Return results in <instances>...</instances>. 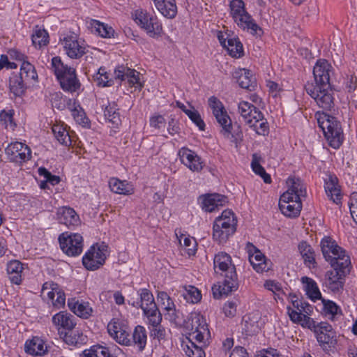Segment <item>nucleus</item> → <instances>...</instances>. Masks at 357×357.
I'll use <instances>...</instances> for the list:
<instances>
[{"label":"nucleus","mask_w":357,"mask_h":357,"mask_svg":"<svg viewBox=\"0 0 357 357\" xmlns=\"http://www.w3.org/2000/svg\"><path fill=\"white\" fill-rule=\"evenodd\" d=\"M183 112L188 116L190 120L198 126L200 130H204L205 123L197 110L183 109Z\"/></svg>","instance_id":"obj_53"},{"label":"nucleus","mask_w":357,"mask_h":357,"mask_svg":"<svg viewBox=\"0 0 357 357\" xmlns=\"http://www.w3.org/2000/svg\"><path fill=\"white\" fill-rule=\"evenodd\" d=\"M83 357H114L109 348L101 346L95 345L90 350H85L83 352Z\"/></svg>","instance_id":"obj_46"},{"label":"nucleus","mask_w":357,"mask_h":357,"mask_svg":"<svg viewBox=\"0 0 357 357\" xmlns=\"http://www.w3.org/2000/svg\"><path fill=\"white\" fill-rule=\"evenodd\" d=\"M31 38L33 45L38 47V48L47 45L49 43L48 33L44 29L38 27V26L35 27Z\"/></svg>","instance_id":"obj_43"},{"label":"nucleus","mask_w":357,"mask_h":357,"mask_svg":"<svg viewBox=\"0 0 357 357\" xmlns=\"http://www.w3.org/2000/svg\"><path fill=\"white\" fill-rule=\"evenodd\" d=\"M107 331L119 344L126 346L132 344L129 327L119 319H112L107 325Z\"/></svg>","instance_id":"obj_12"},{"label":"nucleus","mask_w":357,"mask_h":357,"mask_svg":"<svg viewBox=\"0 0 357 357\" xmlns=\"http://www.w3.org/2000/svg\"><path fill=\"white\" fill-rule=\"evenodd\" d=\"M61 249L68 256L75 257L80 255L83 249V238L79 234L60 235L59 238Z\"/></svg>","instance_id":"obj_11"},{"label":"nucleus","mask_w":357,"mask_h":357,"mask_svg":"<svg viewBox=\"0 0 357 357\" xmlns=\"http://www.w3.org/2000/svg\"><path fill=\"white\" fill-rule=\"evenodd\" d=\"M298 250L305 264L309 268L316 267L315 254L312 247L305 241H302L298 245Z\"/></svg>","instance_id":"obj_35"},{"label":"nucleus","mask_w":357,"mask_h":357,"mask_svg":"<svg viewBox=\"0 0 357 357\" xmlns=\"http://www.w3.org/2000/svg\"><path fill=\"white\" fill-rule=\"evenodd\" d=\"M114 74L116 79L121 81L127 79L128 82L132 86L137 84L139 85V86H142L139 83V73L134 69L129 68L124 66H119L115 69Z\"/></svg>","instance_id":"obj_25"},{"label":"nucleus","mask_w":357,"mask_h":357,"mask_svg":"<svg viewBox=\"0 0 357 357\" xmlns=\"http://www.w3.org/2000/svg\"><path fill=\"white\" fill-rule=\"evenodd\" d=\"M318 123L329 145L334 149L339 148L344 139L340 121L335 117L326 114L324 118L318 119Z\"/></svg>","instance_id":"obj_6"},{"label":"nucleus","mask_w":357,"mask_h":357,"mask_svg":"<svg viewBox=\"0 0 357 357\" xmlns=\"http://www.w3.org/2000/svg\"><path fill=\"white\" fill-rule=\"evenodd\" d=\"M305 91L316 102L317 105L326 111H331L335 106L334 89L331 85L328 88L323 86H314L307 83L305 86Z\"/></svg>","instance_id":"obj_7"},{"label":"nucleus","mask_w":357,"mask_h":357,"mask_svg":"<svg viewBox=\"0 0 357 357\" xmlns=\"http://www.w3.org/2000/svg\"><path fill=\"white\" fill-rule=\"evenodd\" d=\"M60 337L69 345H77L83 344L86 337L78 330L70 329L68 331H59Z\"/></svg>","instance_id":"obj_33"},{"label":"nucleus","mask_w":357,"mask_h":357,"mask_svg":"<svg viewBox=\"0 0 357 357\" xmlns=\"http://www.w3.org/2000/svg\"><path fill=\"white\" fill-rule=\"evenodd\" d=\"M200 199H202V208L207 212H213L227 202V197L220 194L207 195L200 197Z\"/></svg>","instance_id":"obj_23"},{"label":"nucleus","mask_w":357,"mask_h":357,"mask_svg":"<svg viewBox=\"0 0 357 357\" xmlns=\"http://www.w3.org/2000/svg\"><path fill=\"white\" fill-rule=\"evenodd\" d=\"M301 282L304 284V289L306 294L311 300L315 301L321 298V292L314 280L305 276L301 278Z\"/></svg>","instance_id":"obj_37"},{"label":"nucleus","mask_w":357,"mask_h":357,"mask_svg":"<svg viewBox=\"0 0 357 357\" xmlns=\"http://www.w3.org/2000/svg\"><path fill=\"white\" fill-rule=\"evenodd\" d=\"M71 113L74 119L79 124L85 126L88 123V119L86 117L85 113L81 107L78 109L76 107H74V108L71 109Z\"/></svg>","instance_id":"obj_57"},{"label":"nucleus","mask_w":357,"mask_h":357,"mask_svg":"<svg viewBox=\"0 0 357 357\" xmlns=\"http://www.w3.org/2000/svg\"><path fill=\"white\" fill-rule=\"evenodd\" d=\"M135 20L151 37L161 36L162 26L156 17L146 12L140 11L136 13Z\"/></svg>","instance_id":"obj_10"},{"label":"nucleus","mask_w":357,"mask_h":357,"mask_svg":"<svg viewBox=\"0 0 357 357\" xmlns=\"http://www.w3.org/2000/svg\"><path fill=\"white\" fill-rule=\"evenodd\" d=\"M260 158L257 154H253L251 166L254 172L259 175L266 183L271 182V176L267 174L264 168L259 164Z\"/></svg>","instance_id":"obj_48"},{"label":"nucleus","mask_w":357,"mask_h":357,"mask_svg":"<svg viewBox=\"0 0 357 357\" xmlns=\"http://www.w3.org/2000/svg\"><path fill=\"white\" fill-rule=\"evenodd\" d=\"M94 24L96 26V31L102 37L110 38L114 35V29L111 26H109L107 24L101 23L98 21H95Z\"/></svg>","instance_id":"obj_55"},{"label":"nucleus","mask_w":357,"mask_h":357,"mask_svg":"<svg viewBox=\"0 0 357 357\" xmlns=\"http://www.w3.org/2000/svg\"><path fill=\"white\" fill-rule=\"evenodd\" d=\"M59 289V286L56 283L54 282H45L43 285L42 293L47 294V297L50 300L54 301V297Z\"/></svg>","instance_id":"obj_54"},{"label":"nucleus","mask_w":357,"mask_h":357,"mask_svg":"<svg viewBox=\"0 0 357 357\" xmlns=\"http://www.w3.org/2000/svg\"><path fill=\"white\" fill-rule=\"evenodd\" d=\"M325 190L330 199L336 204L341 203V193L337 178L333 174H328L325 179Z\"/></svg>","instance_id":"obj_22"},{"label":"nucleus","mask_w":357,"mask_h":357,"mask_svg":"<svg viewBox=\"0 0 357 357\" xmlns=\"http://www.w3.org/2000/svg\"><path fill=\"white\" fill-rule=\"evenodd\" d=\"M118 110L117 105L115 102H112L108 104L104 112L105 119L114 128H117L121 122Z\"/></svg>","instance_id":"obj_38"},{"label":"nucleus","mask_w":357,"mask_h":357,"mask_svg":"<svg viewBox=\"0 0 357 357\" xmlns=\"http://www.w3.org/2000/svg\"><path fill=\"white\" fill-rule=\"evenodd\" d=\"M151 336L158 341L165 340L167 331L161 324L157 325V326H152Z\"/></svg>","instance_id":"obj_58"},{"label":"nucleus","mask_w":357,"mask_h":357,"mask_svg":"<svg viewBox=\"0 0 357 357\" xmlns=\"http://www.w3.org/2000/svg\"><path fill=\"white\" fill-rule=\"evenodd\" d=\"M9 87L10 92L15 96H22L26 89V83L22 79V77L16 73H13L10 77Z\"/></svg>","instance_id":"obj_36"},{"label":"nucleus","mask_w":357,"mask_h":357,"mask_svg":"<svg viewBox=\"0 0 357 357\" xmlns=\"http://www.w3.org/2000/svg\"><path fill=\"white\" fill-rule=\"evenodd\" d=\"M321 249L324 257L329 262L331 267L343 266L345 268L343 272L348 271V265H351V260L346 252L340 247L332 238L325 236L321 241Z\"/></svg>","instance_id":"obj_3"},{"label":"nucleus","mask_w":357,"mask_h":357,"mask_svg":"<svg viewBox=\"0 0 357 357\" xmlns=\"http://www.w3.org/2000/svg\"><path fill=\"white\" fill-rule=\"evenodd\" d=\"M25 351L33 356H44L47 352L45 342L38 337L27 340L24 346Z\"/></svg>","instance_id":"obj_26"},{"label":"nucleus","mask_w":357,"mask_h":357,"mask_svg":"<svg viewBox=\"0 0 357 357\" xmlns=\"http://www.w3.org/2000/svg\"><path fill=\"white\" fill-rule=\"evenodd\" d=\"M93 77L98 86H110L113 84V81L109 79L108 74L104 68H100Z\"/></svg>","instance_id":"obj_51"},{"label":"nucleus","mask_w":357,"mask_h":357,"mask_svg":"<svg viewBox=\"0 0 357 357\" xmlns=\"http://www.w3.org/2000/svg\"><path fill=\"white\" fill-rule=\"evenodd\" d=\"M57 220L59 223L68 227L77 226L81 221L76 211L69 206H62L56 212Z\"/></svg>","instance_id":"obj_20"},{"label":"nucleus","mask_w":357,"mask_h":357,"mask_svg":"<svg viewBox=\"0 0 357 357\" xmlns=\"http://www.w3.org/2000/svg\"><path fill=\"white\" fill-rule=\"evenodd\" d=\"M230 10L233 20L240 28L253 36H260L263 34L262 29L246 11L242 0H232L230 3Z\"/></svg>","instance_id":"obj_4"},{"label":"nucleus","mask_w":357,"mask_h":357,"mask_svg":"<svg viewBox=\"0 0 357 357\" xmlns=\"http://www.w3.org/2000/svg\"><path fill=\"white\" fill-rule=\"evenodd\" d=\"M244 324L243 328L246 335H253L260 331L259 325V317L257 315H247L243 317Z\"/></svg>","instance_id":"obj_40"},{"label":"nucleus","mask_w":357,"mask_h":357,"mask_svg":"<svg viewBox=\"0 0 357 357\" xmlns=\"http://www.w3.org/2000/svg\"><path fill=\"white\" fill-rule=\"evenodd\" d=\"M213 268L216 274L225 278L222 285H214L212 287L215 298L218 299L223 296H228L238 288L236 267L229 255L225 252L216 254L213 259Z\"/></svg>","instance_id":"obj_1"},{"label":"nucleus","mask_w":357,"mask_h":357,"mask_svg":"<svg viewBox=\"0 0 357 357\" xmlns=\"http://www.w3.org/2000/svg\"><path fill=\"white\" fill-rule=\"evenodd\" d=\"M254 126H250L253 128L254 130L259 135L266 136L268 134L269 126L268 123L266 119L263 118V120H261L259 122H255L253 123Z\"/></svg>","instance_id":"obj_56"},{"label":"nucleus","mask_w":357,"mask_h":357,"mask_svg":"<svg viewBox=\"0 0 357 357\" xmlns=\"http://www.w3.org/2000/svg\"><path fill=\"white\" fill-rule=\"evenodd\" d=\"M184 288L186 291V294L184 296L186 299L190 300L191 303H196L201 300L202 295L197 288L190 285L188 287H184Z\"/></svg>","instance_id":"obj_52"},{"label":"nucleus","mask_w":357,"mask_h":357,"mask_svg":"<svg viewBox=\"0 0 357 357\" xmlns=\"http://www.w3.org/2000/svg\"><path fill=\"white\" fill-rule=\"evenodd\" d=\"M110 190L116 194L120 195H132L134 190L132 185L126 181H121L116 178H112L109 181Z\"/></svg>","instance_id":"obj_32"},{"label":"nucleus","mask_w":357,"mask_h":357,"mask_svg":"<svg viewBox=\"0 0 357 357\" xmlns=\"http://www.w3.org/2000/svg\"><path fill=\"white\" fill-rule=\"evenodd\" d=\"M194 339L199 343H205V340L208 339L209 331L206 324L199 323L195 327V331L190 334Z\"/></svg>","instance_id":"obj_49"},{"label":"nucleus","mask_w":357,"mask_h":357,"mask_svg":"<svg viewBox=\"0 0 357 357\" xmlns=\"http://www.w3.org/2000/svg\"><path fill=\"white\" fill-rule=\"evenodd\" d=\"M249 261L252 268L258 273L266 272L271 268V261L266 259L259 250L249 256Z\"/></svg>","instance_id":"obj_28"},{"label":"nucleus","mask_w":357,"mask_h":357,"mask_svg":"<svg viewBox=\"0 0 357 357\" xmlns=\"http://www.w3.org/2000/svg\"><path fill=\"white\" fill-rule=\"evenodd\" d=\"M287 183L289 189L285 192H289L290 197L296 199H301L302 197H305L306 190L301 179L289 178Z\"/></svg>","instance_id":"obj_30"},{"label":"nucleus","mask_w":357,"mask_h":357,"mask_svg":"<svg viewBox=\"0 0 357 357\" xmlns=\"http://www.w3.org/2000/svg\"><path fill=\"white\" fill-rule=\"evenodd\" d=\"M163 305L165 307V310L167 312L165 316L168 317L169 321L176 322L178 319V315L175 309L174 304L173 303V305H170L169 304L166 305L164 302Z\"/></svg>","instance_id":"obj_61"},{"label":"nucleus","mask_w":357,"mask_h":357,"mask_svg":"<svg viewBox=\"0 0 357 357\" xmlns=\"http://www.w3.org/2000/svg\"><path fill=\"white\" fill-rule=\"evenodd\" d=\"M52 130L55 138L60 144L65 146L71 144L70 136L63 125L55 124L52 126Z\"/></svg>","instance_id":"obj_42"},{"label":"nucleus","mask_w":357,"mask_h":357,"mask_svg":"<svg viewBox=\"0 0 357 357\" xmlns=\"http://www.w3.org/2000/svg\"><path fill=\"white\" fill-rule=\"evenodd\" d=\"M155 8L165 17L173 19L177 13L175 0H153Z\"/></svg>","instance_id":"obj_27"},{"label":"nucleus","mask_w":357,"mask_h":357,"mask_svg":"<svg viewBox=\"0 0 357 357\" xmlns=\"http://www.w3.org/2000/svg\"><path fill=\"white\" fill-rule=\"evenodd\" d=\"M238 113L243 122L249 126H254L255 122L263 120V114L252 104L247 101H241L238 105Z\"/></svg>","instance_id":"obj_15"},{"label":"nucleus","mask_w":357,"mask_h":357,"mask_svg":"<svg viewBox=\"0 0 357 357\" xmlns=\"http://www.w3.org/2000/svg\"><path fill=\"white\" fill-rule=\"evenodd\" d=\"M237 303L236 301H228L223 307L225 314L229 317H234L236 313Z\"/></svg>","instance_id":"obj_59"},{"label":"nucleus","mask_w":357,"mask_h":357,"mask_svg":"<svg viewBox=\"0 0 357 357\" xmlns=\"http://www.w3.org/2000/svg\"><path fill=\"white\" fill-rule=\"evenodd\" d=\"M181 162L192 172H200L203 169V162L195 152L183 147L178 151Z\"/></svg>","instance_id":"obj_19"},{"label":"nucleus","mask_w":357,"mask_h":357,"mask_svg":"<svg viewBox=\"0 0 357 357\" xmlns=\"http://www.w3.org/2000/svg\"><path fill=\"white\" fill-rule=\"evenodd\" d=\"M233 77L243 89L252 91L257 86L256 79L249 70L238 69L234 73Z\"/></svg>","instance_id":"obj_21"},{"label":"nucleus","mask_w":357,"mask_h":357,"mask_svg":"<svg viewBox=\"0 0 357 357\" xmlns=\"http://www.w3.org/2000/svg\"><path fill=\"white\" fill-rule=\"evenodd\" d=\"M146 331L144 327L137 326L132 333V344L137 345L140 351H142L146 344Z\"/></svg>","instance_id":"obj_41"},{"label":"nucleus","mask_w":357,"mask_h":357,"mask_svg":"<svg viewBox=\"0 0 357 357\" xmlns=\"http://www.w3.org/2000/svg\"><path fill=\"white\" fill-rule=\"evenodd\" d=\"M183 349L188 357H205V352L201 347L196 345L192 342L182 344Z\"/></svg>","instance_id":"obj_50"},{"label":"nucleus","mask_w":357,"mask_h":357,"mask_svg":"<svg viewBox=\"0 0 357 357\" xmlns=\"http://www.w3.org/2000/svg\"><path fill=\"white\" fill-rule=\"evenodd\" d=\"M208 102L218 123L222 128L224 135L228 136L231 132V121L222 103L215 96L209 98Z\"/></svg>","instance_id":"obj_9"},{"label":"nucleus","mask_w":357,"mask_h":357,"mask_svg":"<svg viewBox=\"0 0 357 357\" xmlns=\"http://www.w3.org/2000/svg\"><path fill=\"white\" fill-rule=\"evenodd\" d=\"M107 250L108 246L103 243L98 247L91 246L82 258L84 266L89 271L98 269L105 262Z\"/></svg>","instance_id":"obj_8"},{"label":"nucleus","mask_w":357,"mask_h":357,"mask_svg":"<svg viewBox=\"0 0 357 357\" xmlns=\"http://www.w3.org/2000/svg\"><path fill=\"white\" fill-rule=\"evenodd\" d=\"M165 119L162 115L153 116L150 119V126L157 129L165 127Z\"/></svg>","instance_id":"obj_62"},{"label":"nucleus","mask_w":357,"mask_h":357,"mask_svg":"<svg viewBox=\"0 0 357 357\" xmlns=\"http://www.w3.org/2000/svg\"><path fill=\"white\" fill-rule=\"evenodd\" d=\"M6 270L10 282L20 284L22 282V264L18 260H12L8 263Z\"/></svg>","instance_id":"obj_31"},{"label":"nucleus","mask_w":357,"mask_h":357,"mask_svg":"<svg viewBox=\"0 0 357 357\" xmlns=\"http://www.w3.org/2000/svg\"><path fill=\"white\" fill-rule=\"evenodd\" d=\"M301 320L302 321H301L299 324L303 327H307L310 329L313 328L314 330L317 326L315 321L307 315L303 314Z\"/></svg>","instance_id":"obj_64"},{"label":"nucleus","mask_w":357,"mask_h":357,"mask_svg":"<svg viewBox=\"0 0 357 357\" xmlns=\"http://www.w3.org/2000/svg\"><path fill=\"white\" fill-rule=\"evenodd\" d=\"M6 154L8 158L15 162L22 163L31 158L30 148L19 142H12L6 148Z\"/></svg>","instance_id":"obj_14"},{"label":"nucleus","mask_w":357,"mask_h":357,"mask_svg":"<svg viewBox=\"0 0 357 357\" xmlns=\"http://www.w3.org/2000/svg\"><path fill=\"white\" fill-rule=\"evenodd\" d=\"M225 48L232 57L240 58L243 56V45L237 38H229Z\"/></svg>","instance_id":"obj_44"},{"label":"nucleus","mask_w":357,"mask_h":357,"mask_svg":"<svg viewBox=\"0 0 357 357\" xmlns=\"http://www.w3.org/2000/svg\"><path fill=\"white\" fill-rule=\"evenodd\" d=\"M314 333L317 341L324 351H328L336 344L335 333L329 324L326 322L317 324Z\"/></svg>","instance_id":"obj_13"},{"label":"nucleus","mask_w":357,"mask_h":357,"mask_svg":"<svg viewBox=\"0 0 357 357\" xmlns=\"http://www.w3.org/2000/svg\"><path fill=\"white\" fill-rule=\"evenodd\" d=\"M289 194V192H284L280 196L279 200L280 210L287 217H298L302 208L301 199H294Z\"/></svg>","instance_id":"obj_16"},{"label":"nucleus","mask_w":357,"mask_h":357,"mask_svg":"<svg viewBox=\"0 0 357 357\" xmlns=\"http://www.w3.org/2000/svg\"><path fill=\"white\" fill-rule=\"evenodd\" d=\"M63 45L66 54L72 59H78L85 53V47L80 45L73 36L64 38Z\"/></svg>","instance_id":"obj_24"},{"label":"nucleus","mask_w":357,"mask_h":357,"mask_svg":"<svg viewBox=\"0 0 357 357\" xmlns=\"http://www.w3.org/2000/svg\"><path fill=\"white\" fill-rule=\"evenodd\" d=\"M183 245L186 249L187 254L189 256L194 255L196 252V242L195 239L184 237Z\"/></svg>","instance_id":"obj_60"},{"label":"nucleus","mask_w":357,"mask_h":357,"mask_svg":"<svg viewBox=\"0 0 357 357\" xmlns=\"http://www.w3.org/2000/svg\"><path fill=\"white\" fill-rule=\"evenodd\" d=\"M52 69L63 91L73 93L79 89L81 84L75 69L64 65L60 57L55 56L52 59Z\"/></svg>","instance_id":"obj_2"},{"label":"nucleus","mask_w":357,"mask_h":357,"mask_svg":"<svg viewBox=\"0 0 357 357\" xmlns=\"http://www.w3.org/2000/svg\"><path fill=\"white\" fill-rule=\"evenodd\" d=\"M68 305L71 311L80 317L88 318L92 312L88 303H79L75 298L68 299Z\"/></svg>","instance_id":"obj_34"},{"label":"nucleus","mask_w":357,"mask_h":357,"mask_svg":"<svg viewBox=\"0 0 357 357\" xmlns=\"http://www.w3.org/2000/svg\"><path fill=\"white\" fill-rule=\"evenodd\" d=\"M140 301L137 302L136 305L132 303L135 307H140L143 310L145 308L151 307V304L156 305L154 302V298L152 293L147 289H141L139 294Z\"/></svg>","instance_id":"obj_47"},{"label":"nucleus","mask_w":357,"mask_h":357,"mask_svg":"<svg viewBox=\"0 0 357 357\" xmlns=\"http://www.w3.org/2000/svg\"><path fill=\"white\" fill-rule=\"evenodd\" d=\"M333 271H328L326 273L327 276V287L333 292H337L343 289L344 287V278L349 274L351 271V264L348 265V271L343 272L345 269L343 266H339L338 267H332Z\"/></svg>","instance_id":"obj_18"},{"label":"nucleus","mask_w":357,"mask_h":357,"mask_svg":"<svg viewBox=\"0 0 357 357\" xmlns=\"http://www.w3.org/2000/svg\"><path fill=\"white\" fill-rule=\"evenodd\" d=\"M237 220L231 211H224L221 216L217 218L213 223V238L218 243H225L229 237L236 230Z\"/></svg>","instance_id":"obj_5"},{"label":"nucleus","mask_w":357,"mask_h":357,"mask_svg":"<svg viewBox=\"0 0 357 357\" xmlns=\"http://www.w3.org/2000/svg\"><path fill=\"white\" fill-rule=\"evenodd\" d=\"M144 313L151 326H157L162 321V314L156 305L151 304V307L144 309Z\"/></svg>","instance_id":"obj_45"},{"label":"nucleus","mask_w":357,"mask_h":357,"mask_svg":"<svg viewBox=\"0 0 357 357\" xmlns=\"http://www.w3.org/2000/svg\"><path fill=\"white\" fill-rule=\"evenodd\" d=\"M52 322L56 326H61L66 331L74 329L76 325L74 316L66 312H60L54 315Z\"/></svg>","instance_id":"obj_29"},{"label":"nucleus","mask_w":357,"mask_h":357,"mask_svg":"<svg viewBox=\"0 0 357 357\" xmlns=\"http://www.w3.org/2000/svg\"><path fill=\"white\" fill-rule=\"evenodd\" d=\"M287 312L290 319L296 324H299L302 321L301 318L303 316L302 311H297L295 309H292L291 307H287Z\"/></svg>","instance_id":"obj_63"},{"label":"nucleus","mask_w":357,"mask_h":357,"mask_svg":"<svg viewBox=\"0 0 357 357\" xmlns=\"http://www.w3.org/2000/svg\"><path fill=\"white\" fill-rule=\"evenodd\" d=\"M332 66L326 59H319L313 68V75L315 81L314 86H323L328 88L330 84V73Z\"/></svg>","instance_id":"obj_17"},{"label":"nucleus","mask_w":357,"mask_h":357,"mask_svg":"<svg viewBox=\"0 0 357 357\" xmlns=\"http://www.w3.org/2000/svg\"><path fill=\"white\" fill-rule=\"evenodd\" d=\"M17 75L22 77L26 84L31 81H36L38 79V74L35 67L28 61L22 62L20 72Z\"/></svg>","instance_id":"obj_39"}]
</instances>
